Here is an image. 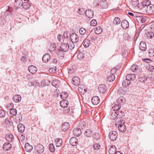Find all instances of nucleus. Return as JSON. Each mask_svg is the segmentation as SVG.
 <instances>
[{"mask_svg":"<svg viewBox=\"0 0 154 154\" xmlns=\"http://www.w3.org/2000/svg\"><path fill=\"white\" fill-rule=\"evenodd\" d=\"M125 91L122 88H119L118 91V93L119 94H123L125 92Z\"/></svg>","mask_w":154,"mask_h":154,"instance_id":"obj_60","label":"nucleus"},{"mask_svg":"<svg viewBox=\"0 0 154 154\" xmlns=\"http://www.w3.org/2000/svg\"><path fill=\"white\" fill-rule=\"evenodd\" d=\"M50 56L48 54H45L42 57V60L43 61L46 63L48 62L50 59Z\"/></svg>","mask_w":154,"mask_h":154,"instance_id":"obj_24","label":"nucleus"},{"mask_svg":"<svg viewBox=\"0 0 154 154\" xmlns=\"http://www.w3.org/2000/svg\"><path fill=\"white\" fill-rule=\"evenodd\" d=\"M146 36L148 38L151 39L154 36V33L152 32H148L146 34Z\"/></svg>","mask_w":154,"mask_h":154,"instance_id":"obj_42","label":"nucleus"},{"mask_svg":"<svg viewBox=\"0 0 154 154\" xmlns=\"http://www.w3.org/2000/svg\"><path fill=\"white\" fill-rule=\"evenodd\" d=\"M85 10L83 8H79L78 13L79 15H83L85 13Z\"/></svg>","mask_w":154,"mask_h":154,"instance_id":"obj_43","label":"nucleus"},{"mask_svg":"<svg viewBox=\"0 0 154 154\" xmlns=\"http://www.w3.org/2000/svg\"><path fill=\"white\" fill-rule=\"evenodd\" d=\"M74 43V42H72V43L70 44V45H69V48H70L71 50L75 48V46Z\"/></svg>","mask_w":154,"mask_h":154,"instance_id":"obj_64","label":"nucleus"},{"mask_svg":"<svg viewBox=\"0 0 154 154\" xmlns=\"http://www.w3.org/2000/svg\"><path fill=\"white\" fill-rule=\"evenodd\" d=\"M110 139L112 141L115 140L117 137V133L116 131H112L110 132L109 135Z\"/></svg>","mask_w":154,"mask_h":154,"instance_id":"obj_4","label":"nucleus"},{"mask_svg":"<svg viewBox=\"0 0 154 154\" xmlns=\"http://www.w3.org/2000/svg\"><path fill=\"white\" fill-rule=\"evenodd\" d=\"M102 32V29L100 26L96 27V29L95 30V33L97 34H100Z\"/></svg>","mask_w":154,"mask_h":154,"instance_id":"obj_36","label":"nucleus"},{"mask_svg":"<svg viewBox=\"0 0 154 154\" xmlns=\"http://www.w3.org/2000/svg\"><path fill=\"white\" fill-rule=\"evenodd\" d=\"M38 85V83L37 82H30L28 83V85L29 86H31L32 85L34 86H37Z\"/></svg>","mask_w":154,"mask_h":154,"instance_id":"obj_62","label":"nucleus"},{"mask_svg":"<svg viewBox=\"0 0 154 154\" xmlns=\"http://www.w3.org/2000/svg\"><path fill=\"white\" fill-rule=\"evenodd\" d=\"M100 100L98 97L95 96L93 97L91 102L94 105L98 104L100 102Z\"/></svg>","mask_w":154,"mask_h":154,"instance_id":"obj_14","label":"nucleus"},{"mask_svg":"<svg viewBox=\"0 0 154 154\" xmlns=\"http://www.w3.org/2000/svg\"><path fill=\"white\" fill-rule=\"evenodd\" d=\"M118 116L116 114V112H112L111 115V117L112 118L114 119L116 118Z\"/></svg>","mask_w":154,"mask_h":154,"instance_id":"obj_61","label":"nucleus"},{"mask_svg":"<svg viewBox=\"0 0 154 154\" xmlns=\"http://www.w3.org/2000/svg\"><path fill=\"white\" fill-rule=\"evenodd\" d=\"M138 67L137 65L134 64L131 66L130 68L131 70L133 72H135L137 70Z\"/></svg>","mask_w":154,"mask_h":154,"instance_id":"obj_40","label":"nucleus"},{"mask_svg":"<svg viewBox=\"0 0 154 154\" xmlns=\"http://www.w3.org/2000/svg\"><path fill=\"white\" fill-rule=\"evenodd\" d=\"M11 147V145H3L2 148L4 150L8 151L10 150Z\"/></svg>","mask_w":154,"mask_h":154,"instance_id":"obj_44","label":"nucleus"},{"mask_svg":"<svg viewBox=\"0 0 154 154\" xmlns=\"http://www.w3.org/2000/svg\"><path fill=\"white\" fill-rule=\"evenodd\" d=\"M139 47L142 51H145L146 49V43L144 41L141 42L140 44Z\"/></svg>","mask_w":154,"mask_h":154,"instance_id":"obj_19","label":"nucleus"},{"mask_svg":"<svg viewBox=\"0 0 154 154\" xmlns=\"http://www.w3.org/2000/svg\"><path fill=\"white\" fill-rule=\"evenodd\" d=\"M34 147L36 151L39 153H42L44 151L43 145H36Z\"/></svg>","mask_w":154,"mask_h":154,"instance_id":"obj_7","label":"nucleus"},{"mask_svg":"<svg viewBox=\"0 0 154 154\" xmlns=\"http://www.w3.org/2000/svg\"><path fill=\"white\" fill-rule=\"evenodd\" d=\"M73 135L75 136H80L82 133L81 129L79 128H75L73 130Z\"/></svg>","mask_w":154,"mask_h":154,"instance_id":"obj_9","label":"nucleus"},{"mask_svg":"<svg viewBox=\"0 0 154 154\" xmlns=\"http://www.w3.org/2000/svg\"><path fill=\"white\" fill-rule=\"evenodd\" d=\"M68 105V102L65 99H63L60 102V105L61 107L63 108L67 107Z\"/></svg>","mask_w":154,"mask_h":154,"instance_id":"obj_17","label":"nucleus"},{"mask_svg":"<svg viewBox=\"0 0 154 154\" xmlns=\"http://www.w3.org/2000/svg\"><path fill=\"white\" fill-rule=\"evenodd\" d=\"M115 79V76L114 74H110L109 75H108L106 77V79L109 82H112Z\"/></svg>","mask_w":154,"mask_h":154,"instance_id":"obj_32","label":"nucleus"},{"mask_svg":"<svg viewBox=\"0 0 154 154\" xmlns=\"http://www.w3.org/2000/svg\"><path fill=\"white\" fill-rule=\"evenodd\" d=\"M92 131L90 129H88L86 130L84 133L85 136L87 137H90L93 135Z\"/></svg>","mask_w":154,"mask_h":154,"instance_id":"obj_29","label":"nucleus"},{"mask_svg":"<svg viewBox=\"0 0 154 154\" xmlns=\"http://www.w3.org/2000/svg\"><path fill=\"white\" fill-rule=\"evenodd\" d=\"M5 115V111L2 109H0V117H3Z\"/></svg>","mask_w":154,"mask_h":154,"instance_id":"obj_59","label":"nucleus"},{"mask_svg":"<svg viewBox=\"0 0 154 154\" xmlns=\"http://www.w3.org/2000/svg\"><path fill=\"white\" fill-rule=\"evenodd\" d=\"M146 1H144L141 3L142 6L143 7V8H142L141 9H143L144 10H145V7L147 6V5L146 4Z\"/></svg>","mask_w":154,"mask_h":154,"instance_id":"obj_56","label":"nucleus"},{"mask_svg":"<svg viewBox=\"0 0 154 154\" xmlns=\"http://www.w3.org/2000/svg\"><path fill=\"white\" fill-rule=\"evenodd\" d=\"M85 14L88 18H92L94 15L93 11L91 9L86 10L85 11Z\"/></svg>","mask_w":154,"mask_h":154,"instance_id":"obj_10","label":"nucleus"},{"mask_svg":"<svg viewBox=\"0 0 154 154\" xmlns=\"http://www.w3.org/2000/svg\"><path fill=\"white\" fill-rule=\"evenodd\" d=\"M109 153L110 154H115L116 151V147L114 145H109Z\"/></svg>","mask_w":154,"mask_h":154,"instance_id":"obj_6","label":"nucleus"},{"mask_svg":"<svg viewBox=\"0 0 154 154\" xmlns=\"http://www.w3.org/2000/svg\"><path fill=\"white\" fill-rule=\"evenodd\" d=\"M25 1H26V2H23L22 3V7L24 9H28L30 7V5L29 3L28 2L29 1V0H23Z\"/></svg>","mask_w":154,"mask_h":154,"instance_id":"obj_20","label":"nucleus"},{"mask_svg":"<svg viewBox=\"0 0 154 154\" xmlns=\"http://www.w3.org/2000/svg\"><path fill=\"white\" fill-rule=\"evenodd\" d=\"M121 108V106L120 105L118 104H115L114 106L112 107L114 112H117Z\"/></svg>","mask_w":154,"mask_h":154,"instance_id":"obj_34","label":"nucleus"},{"mask_svg":"<svg viewBox=\"0 0 154 154\" xmlns=\"http://www.w3.org/2000/svg\"><path fill=\"white\" fill-rule=\"evenodd\" d=\"M83 43L84 47L87 48L89 47L91 44L90 41L88 39H85L83 41Z\"/></svg>","mask_w":154,"mask_h":154,"instance_id":"obj_31","label":"nucleus"},{"mask_svg":"<svg viewBox=\"0 0 154 154\" xmlns=\"http://www.w3.org/2000/svg\"><path fill=\"white\" fill-rule=\"evenodd\" d=\"M13 8L12 7L8 6V9L6 10V11L5 13V16H9L10 15L11 16L13 14Z\"/></svg>","mask_w":154,"mask_h":154,"instance_id":"obj_23","label":"nucleus"},{"mask_svg":"<svg viewBox=\"0 0 154 154\" xmlns=\"http://www.w3.org/2000/svg\"><path fill=\"white\" fill-rule=\"evenodd\" d=\"M62 130L64 131L68 130L69 127V123L67 122H63L61 126Z\"/></svg>","mask_w":154,"mask_h":154,"instance_id":"obj_15","label":"nucleus"},{"mask_svg":"<svg viewBox=\"0 0 154 154\" xmlns=\"http://www.w3.org/2000/svg\"><path fill=\"white\" fill-rule=\"evenodd\" d=\"M98 90L100 92L102 93H104L106 90V87L105 85L103 84L99 85Z\"/></svg>","mask_w":154,"mask_h":154,"instance_id":"obj_12","label":"nucleus"},{"mask_svg":"<svg viewBox=\"0 0 154 154\" xmlns=\"http://www.w3.org/2000/svg\"><path fill=\"white\" fill-rule=\"evenodd\" d=\"M113 22L115 24H119L120 23L121 20L119 18L116 17L114 18Z\"/></svg>","mask_w":154,"mask_h":154,"instance_id":"obj_45","label":"nucleus"},{"mask_svg":"<svg viewBox=\"0 0 154 154\" xmlns=\"http://www.w3.org/2000/svg\"><path fill=\"white\" fill-rule=\"evenodd\" d=\"M148 54L149 56L150 57L154 56V49H151L148 50Z\"/></svg>","mask_w":154,"mask_h":154,"instance_id":"obj_46","label":"nucleus"},{"mask_svg":"<svg viewBox=\"0 0 154 154\" xmlns=\"http://www.w3.org/2000/svg\"><path fill=\"white\" fill-rule=\"evenodd\" d=\"M72 83L74 85H79L80 83V79L77 77L75 76L72 79Z\"/></svg>","mask_w":154,"mask_h":154,"instance_id":"obj_11","label":"nucleus"},{"mask_svg":"<svg viewBox=\"0 0 154 154\" xmlns=\"http://www.w3.org/2000/svg\"><path fill=\"white\" fill-rule=\"evenodd\" d=\"M85 29L83 28H81L79 30V32L81 34L84 35L86 32Z\"/></svg>","mask_w":154,"mask_h":154,"instance_id":"obj_54","label":"nucleus"},{"mask_svg":"<svg viewBox=\"0 0 154 154\" xmlns=\"http://www.w3.org/2000/svg\"><path fill=\"white\" fill-rule=\"evenodd\" d=\"M90 24L91 26H96L97 25V22L96 20L95 19L92 20L90 22Z\"/></svg>","mask_w":154,"mask_h":154,"instance_id":"obj_52","label":"nucleus"},{"mask_svg":"<svg viewBox=\"0 0 154 154\" xmlns=\"http://www.w3.org/2000/svg\"><path fill=\"white\" fill-rule=\"evenodd\" d=\"M54 141L56 144H62V139L57 138Z\"/></svg>","mask_w":154,"mask_h":154,"instance_id":"obj_48","label":"nucleus"},{"mask_svg":"<svg viewBox=\"0 0 154 154\" xmlns=\"http://www.w3.org/2000/svg\"><path fill=\"white\" fill-rule=\"evenodd\" d=\"M17 128L18 131L20 133H23L25 130V126L21 123L19 124Z\"/></svg>","mask_w":154,"mask_h":154,"instance_id":"obj_22","label":"nucleus"},{"mask_svg":"<svg viewBox=\"0 0 154 154\" xmlns=\"http://www.w3.org/2000/svg\"><path fill=\"white\" fill-rule=\"evenodd\" d=\"M100 5L103 8H106L108 7V4L106 0H102L100 3Z\"/></svg>","mask_w":154,"mask_h":154,"instance_id":"obj_25","label":"nucleus"},{"mask_svg":"<svg viewBox=\"0 0 154 154\" xmlns=\"http://www.w3.org/2000/svg\"><path fill=\"white\" fill-rule=\"evenodd\" d=\"M132 4L135 7H136L137 6L138 8H139L138 0H133Z\"/></svg>","mask_w":154,"mask_h":154,"instance_id":"obj_49","label":"nucleus"},{"mask_svg":"<svg viewBox=\"0 0 154 154\" xmlns=\"http://www.w3.org/2000/svg\"><path fill=\"white\" fill-rule=\"evenodd\" d=\"M121 25L122 28L124 29H126L129 26V23L126 20H123L122 21Z\"/></svg>","mask_w":154,"mask_h":154,"instance_id":"obj_13","label":"nucleus"},{"mask_svg":"<svg viewBox=\"0 0 154 154\" xmlns=\"http://www.w3.org/2000/svg\"><path fill=\"white\" fill-rule=\"evenodd\" d=\"M57 38L60 42H62L63 41V36L61 35H58L57 36Z\"/></svg>","mask_w":154,"mask_h":154,"instance_id":"obj_58","label":"nucleus"},{"mask_svg":"<svg viewBox=\"0 0 154 154\" xmlns=\"http://www.w3.org/2000/svg\"><path fill=\"white\" fill-rule=\"evenodd\" d=\"M23 3V1L22 0H15L14 5L17 8H20L22 6Z\"/></svg>","mask_w":154,"mask_h":154,"instance_id":"obj_26","label":"nucleus"},{"mask_svg":"<svg viewBox=\"0 0 154 154\" xmlns=\"http://www.w3.org/2000/svg\"><path fill=\"white\" fill-rule=\"evenodd\" d=\"M79 124V127L81 128L82 129L86 127V124L83 121L81 122Z\"/></svg>","mask_w":154,"mask_h":154,"instance_id":"obj_50","label":"nucleus"},{"mask_svg":"<svg viewBox=\"0 0 154 154\" xmlns=\"http://www.w3.org/2000/svg\"><path fill=\"white\" fill-rule=\"evenodd\" d=\"M146 68L148 71L151 72L152 75H154V66H151L150 67H149V68H148V66H147L146 67Z\"/></svg>","mask_w":154,"mask_h":154,"instance_id":"obj_47","label":"nucleus"},{"mask_svg":"<svg viewBox=\"0 0 154 154\" xmlns=\"http://www.w3.org/2000/svg\"><path fill=\"white\" fill-rule=\"evenodd\" d=\"M14 138V137L13 135L10 134L6 137V140L9 142L11 141Z\"/></svg>","mask_w":154,"mask_h":154,"instance_id":"obj_41","label":"nucleus"},{"mask_svg":"<svg viewBox=\"0 0 154 154\" xmlns=\"http://www.w3.org/2000/svg\"><path fill=\"white\" fill-rule=\"evenodd\" d=\"M24 149L27 152H30L32 150L33 147L31 145H23Z\"/></svg>","mask_w":154,"mask_h":154,"instance_id":"obj_30","label":"nucleus"},{"mask_svg":"<svg viewBox=\"0 0 154 154\" xmlns=\"http://www.w3.org/2000/svg\"><path fill=\"white\" fill-rule=\"evenodd\" d=\"M123 122V120L122 119H118V121L117 122V123L116 124V126L117 125H121V124H122Z\"/></svg>","mask_w":154,"mask_h":154,"instance_id":"obj_53","label":"nucleus"},{"mask_svg":"<svg viewBox=\"0 0 154 154\" xmlns=\"http://www.w3.org/2000/svg\"><path fill=\"white\" fill-rule=\"evenodd\" d=\"M88 36L92 41H95L97 38L95 35L92 33H90L88 35Z\"/></svg>","mask_w":154,"mask_h":154,"instance_id":"obj_39","label":"nucleus"},{"mask_svg":"<svg viewBox=\"0 0 154 154\" xmlns=\"http://www.w3.org/2000/svg\"><path fill=\"white\" fill-rule=\"evenodd\" d=\"M70 144H76L78 143V140L75 137H72L69 140Z\"/></svg>","mask_w":154,"mask_h":154,"instance_id":"obj_28","label":"nucleus"},{"mask_svg":"<svg viewBox=\"0 0 154 154\" xmlns=\"http://www.w3.org/2000/svg\"><path fill=\"white\" fill-rule=\"evenodd\" d=\"M117 69L116 68H114L112 69L110 71V72L111 73V74H114L116 73L117 70Z\"/></svg>","mask_w":154,"mask_h":154,"instance_id":"obj_63","label":"nucleus"},{"mask_svg":"<svg viewBox=\"0 0 154 154\" xmlns=\"http://www.w3.org/2000/svg\"><path fill=\"white\" fill-rule=\"evenodd\" d=\"M85 57V54L83 52H80L77 54V58L78 59L81 60L83 59Z\"/></svg>","mask_w":154,"mask_h":154,"instance_id":"obj_37","label":"nucleus"},{"mask_svg":"<svg viewBox=\"0 0 154 154\" xmlns=\"http://www.w3.org/2000/svg\"><path fill=\"white\" fill-rule=\"evenodd\" d=\"M69 38L70 41L72 42L76 43L79 40L78 35L75 33H72L70 35Z\"/></svg>","mask_w":154,"mask_h":154,"instance_id":"obj_3","label":"nucleus"},{"mask_svg":"<svg viewBox=\"0 0 154 154\" xmlns=\"http://www.w3.org/2000/svg\"><path fill=\"white\" fill-rule=\"evenodd\" d=\"M68 96V94L65 92H62L60 94V97L62 99L67 98Z\"/></svg>","mask_w":154,"mask_h":154,"instance_id":"obj_35","label":"nucleus"},{"mask_svg":"<svg viewBox=\"0 0 154 154\" xmlns=\"http://www.w3.org/2000/svg\"><path fill=\"white\" fill-rule=\"evenodd\" d=\"M138 81L141 82H142L143 83H146V79L145 78L142 77H139L138 78Z\"/></svg>","mask_w":154,"mask_h":154,"instance_id":"obj_55","label":"nucleus"},{"mask_svg":"<svg viewBox=\"0 0 154 154\" xmlns=\"http://www.w3.org/2000/svg\"><path fill=\"white\" fill-rule=\"evenodd\" d=\"M69 46L68 44L63 43L61 45L60 48L63 52H66L67 51L69 48Z\"/></svg>","mask_w":154,"mask_h":154,"instance_id":"obj_8","label":"nucleus"},{"mask_svg":"<svg viewBox=\"0 0 154 154\" xmlns=\"http://www.w3.org/2000/svg\"><path fill=\"white\" fill-rule=\"evenodd\" d=\"M136 78L134 74H128L126 76V79L122 82L124 87L129 85L132 82L135 80Z\"/></svg>","mask_w":154,"mask_h":154,"instance_id":"obj_1","label":"nucleus"},{"mask_svg":"<svg viewBox=\"0 0 154 154\" xmlns=\"http://www.w3.org/2000/svg\"><path fill=\"white\" fill-rule=\"evenodd\" d=\"M124 124L125 122H123L122 124H121L118 126L119 130L122 133H124L126 131V126Z\"/></svg>","mask_w":154,"mask_h":154,"instance_id":"obj_16","label":"nucleus"},{"mask_svg":"<svg viewBox=\"0 0 154 154\" xmlns=\"http://www.w3.org/2000/svg\"><path fill=\"white\" fill-rule=\"evenodd\" d=\"M100 138V134L98 133H95L94 137V139L97 140L99 139Z\"/></svg>","mask_w":154,"mask_h":154,"instance_id":"obj_57","label":"nucleus"},{"mask_svg":"<svg viewBox=\"0 0 154 154\" xmlns=\"http://www.w3.org/2000/svg\"><path fill=\"white\" fill-rule=\"evenodd\" d=\"M10 106H11V109H10V114L12 116H16L17 111L16 109L13 108L14 107V105L13 103L11 104L10 103V104L8 105V106H7L8 109L9 110V109L10 108Z\"/></svg>","mask_w":154,"mask_h":154,"instance_id":"obj_2","label":"nucleus"},{"mask_svg":"<svg viewBox=\"0 0 154 154\" xmlns=\"http://www.w3.org/2000/svg\"><path fill=\"white\" fill-rule=\"evenodd\" d=\"M116 114L119 116L120 117H122L125 116L124 112L123 111L120 110V109L117 112H116Z\"/></svg>","mask_w":154,"mask_h":154,"instance_id":"obj_38","label":"nucleus"},{"mask_svg":"<svg viewBox=\"0 0 154 154\" xmlns=\"http://www.w3.org/2000/svg\"><path fill=\"white\" fill-rule=\"evenodd\" d=\"M28 69L29 72L32 74L35 73L37 71V68L33 65L29 66L28 67Z\"/></svg>","mask_w":154,"mask_h":154,"instance_id":"obj_18","label":"nucleus"},{"mask_svg":"<svg viewBox=\"0 0 154 154\" xmlns=\"http://www.w3.org/2000/svg\"><path fill=\"white\" fill-rule=\"evenodd\" d=\"M49 148L50 150L52 152H54L55 151V147L54 145H49Z\"/></svg>","mask_w":154,"mask_h":154,"instance_id":"obj_51","label":"nucleus"},{"mask_svg":"<svg viewBox=\"0 0 154 154\" xmlns=\"http://www.w3.org/2000/svg\"><path fill=\"white\" fill-rule=\"evenodd\" d=\"M145 10L146 13L151 14L154 12V6L152 5L147 6Z\"/></svg>","mask_w":154,"mask_h":154,"instance_id":"obj_5","label":"nucleus"},{"mask_svg":"<svg viewBox=\"0 0 154 154\" xmlns=\"http://www.w3.org/2000/svg\"><path fill=\"white\" fill-rule=\"evenodd\" d=\"M125 101V98L122 97H121L117 99L116 102L118 104L120 105L123 104Z\"/></svg>","mask_w":154,"mask_h":154,"instance_id":"obj_21","label":"nucleus"},{"mask_svg":"<svg viewBox=\"0 0 154 154\" xmlns=\"http://www.w3.org/2000/svg\"><path fill=\"white\" fill-rule=\"evenodd\" d=\"M21 96L19 95H15L13 97L14 101L16 103L19 102L21 100Z\"/></svg>","mask_w":154,"mask_h":154,"instance_id":"obj_27","label":"nucleus"},{"mask_svg":"<svg viewBox=\"0 0 154 154\" xmlns=\"http://www.w3.org/2000/svg\"><path fill=\"white\" fill-rule=\"evenodd\" d=\"M51 84L53 86L57 88L59 86L60 82L58 80H54L52 81Z\"/></svg>","mask_w":154,"mask_h":154,"instance_id":"obj_33","label":"nucleus"}]
</instances>
